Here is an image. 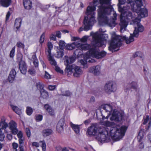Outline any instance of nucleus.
Returning <instances> with one entry per match:
<instances>
[{
  "label": "nucleus",
  "mask_w": 151,
  "mask_h": 151,
  "mask_svg": "<svg viewBox=\"0 0 151 151\" xmlns=\"http://www.w3.org/2000/svg\"><path fill=\"white\" fill-rule=\"evenodd\" d=\"M22 21V20L20 18L16 19L15 21L14 26L17 30H18L20 27Z\"/></svg>",
  "instance_id": "obj_26"
},
{
  "label": "nucleus",
  "mask_w": 151,
  "mask_h": 151,
  "mask_svg": "<svg viewBox=\"0 0 151 151\" xmlns=\"http://www.w3.org/2000/svg\"><path fill=\"white\" fill-rule=\"evenodd\" d=\"M98 125L95 124H92L88 128L87 132L90 136H94L96 133L97 131L99 129Z\"/></svg>",
  "instance_id": "obj_9"
},
{
  "label": "nucleus",
  "mask_w": 151,
  "mask_h": 151,
  "mask_svg": "<svg viewBox=\"0 0 151 151\" xmlns=\"http://www.w3.org/2000/svg\"><path fill=\"white\" fill-rule=\"evenodd\" d=\"M65 43L63 40H60L59 42V45L60 50H63L65 45Z\"/></svg>",
  "instance_id": "obj_34"
},
{
  "label": "nucleus",
  "mask_w": 151,
  "mask_h": 151,
  "mask_svg": "<svg viewBox=\"0 0 151 151\" xmlns=\"http://www.w3.org/2000/svg\"><path fill=\"white\" fill-rule=\"evenodd\" d=\"M71 94V93L69 91H66L63 93L62 95L65 96H69Z\"/></svg>",
  "instance_id": "obj_49"
},
{
  "label": "nucleus",
  "mask_w": 151,
  "mask_h": 151,
  "mask_svg": "<svg viewBox=\"0 0 151 151\" xmlns=\"http://www.w3.org/2000/svg\"><path fill=\"white\" fill-rule=\"evenodd\" d=\"M79 63L81 65L83 66V68H87V61L85 59H81L79 61Z\"/></svg>",
  "instance_id": "obj_33"
},
{
  "label": "nucleus",
  "mask_w": 151,
  "mask_h": 151,
  "mask_svg": "<svg viewBox=\"0 0 151 151\" xmlns=\"http://www.w3.org/2000/svg\"><path fill=\"white\" fill-rule=\"evenodd\" d=\"M52 132V130L51 129H44L42 132V134L44 137H46L50 135Z\"/></svg>",
  "instance_id": "obj_24"
},
{
  "label": "nucleus",
  "mask_w": 151,
  "mask_h": 151,
  "mask_svg": "<svg viewBox=\"0 0 151 151\" xmlns=\"http://www.w3.org/2000/svg\"><path fill=\"white\" fill-rule=\"evenodd\" d=\"M104 89L106 93L109 94L110 93L116 90V85L113 81L108 82L106 84Z\"/></svg>",
  "instance_id": "obj_8"
},
{
  "label": "nucleus",
  "mask_w": 151,
  "mask_h": 151,
  "mask_svg": "<svg viewBox=\"0 0 151 151\" xmlns=\"http://www.w3.org/2000/svg\"><path fill=\"white\" fill-rule=\"evenodd\" d=\"M119 3L117 5L118 7V10H119V7H121V8H123L121 6L122 5H123L125 4L126 1V0H118Z\"/></svg>",
  "instance_id": "obj_41"
},
{
  "label": "nucleus",
  "mask_w": 151,
  "mask_h": 151,
  "mask_svg": "<svg viewBox=\"0 0 151 151\" xmlns=\"http://www.w3.org/2000/svg\"><path fill=\"white\" fill-rule=\"evenodd\" d=\"M66 60L64 62V64L66 66L65 69L66 72H73L74 76L76 77H78L81 74L82 71L80 68L78 66H75L74 64L70 65V64L73 63L75 60V58L74 57H65Z\"/></svg>",
  "instance_id": "obj_5"
},
{
  "label": "nucleus",
  "mask_w": 151,
  "mask_h": 151,
  "mask_svg": "<svg viewBox=\"0 0 151 151\" xmlns=\"http://www.w3.org/2000/svg\"><path fill=\"white\" fill-rule=\"evenodd\" d=\"M88 37L86 36H84L81 39H79L78 37H73L72 38L71 40L73 41H76L78 40V42H86L87 40Z\"/></svg>",
  "instance_id": "obj_19"
},
{
  "label": "nucleus",
  "mask_w": 151,
  "mask_h": 151,
  "mask_svg": "<svg viewBox=\"0 0 151 151\" xmlns=\"http://www.w3.org/2000/svg\"><path fill=\"white\" fill-rule=\"evenodd\" d=\"M149 121V116L147 115L146 117L144 118L143 119V124H145L148 121Z\"/></svg>",
  "instance_id": "obj_48"
},
{
  "label": "nucleus",
  "mask_w": 151,
  "mask_h": 151,
  "mask_svg": "<svg viewBox=\"0 0 151 151\" xmlns=\"http://www.w3.org/2000/svg\"><path fill=\"white\" fill-rule=\"evenodd\" d=\"M19 146L22 147L24 145V138H22L19 139Z\"/></svg>",
  "instance_id": "obj_54"
},
{
  "label": "nucleus",
  "mask_w": 151,
  "mask_h": 151,
  "mask_svg": "<svg viewBox=\"0 0 151 151\" xmlns=\"http://www.w3.org/2000/svg\"><path fill=\"white\" fill-rule=\"evenodd\" d=\"M11 3V0H1L0 3L1 6L4 7L9 6Z\"/></svg>",
  "instance_id": "obj_25"
},
{
  "label": "nucleus",
  "mask_w": 151,
  "mask_h": 151,
  "mask_svg": "<svg viewBox=\"0 0 151 151\" xmlns=\"http://www.w3.org/2000/svg\"><path fill=\"white\" fill-rule=\"evenodd\" d=\"M40 142L42 143V147L43 150L44 151V150H45L46 146L45 142L44 141H40Z\"/></svg>",
  "instance_id": "obj_55"
},
{
  "label": "nucleus",
  "mask_w": 151,
  "mask_h": 151,
  "mask_svg": "<svg viewBox=\"0 0 151 151\" xmlns=\"http://www.w3.org/2000/svg\"><path fill=\"white\" fill-rule=\"evenodd\" d=\"M80 43H77L75 42H73L72 44H68L65 47L68 50H72L74 49L76 46L77 45L79 44Z\"/></svg>",
  "instance_id": "obj_27"
},
{
  "label": "nucleus",
  "mask_w": 151,
  "mask_h": 151,
  "mask_svg": "<svg viewBox=\"0 0 151 151\" xmlns=\"http://www.w3.org/2000/svg\"><path fill=\"white\" fill-rule=\"evenodd\" d=\"M100 66L99 65H96V66H93L89 68V71L90 73H92L95 75H98L100 73Z\"/></svg>",
  "instance_id": "obj_15"
},
{
  "label": "nucleus",
  "mask_w": 151,
  "mask_h": 151,
  "mask_svg": "<svg viewBox=\"0 0 151 151\" xmlns=\"http://www.w3.org/2000/svg\"><path fill=\"white\" fill-rule=\"evenodd\" d=\"M99 131V134L96 138L99 142L103 143L108 142L110 141V135L109 134L108 128L100 127Z\"/></svg>",
  "instance_id": "obj_7"
},
{
  "label": "nucleus",
  "mask_w": 151,
  "mask_h": 151,
  "mask_svg": "<svg viewBox=\"0 0 151 151\" xmlns=\"http://www.w3.org/2000/svg\"><path fill=\"white\" fill-rule=\"evenodd\" d=\"M45 109L48 111L49 114L51 115H53L55 114L54 111L52 110L48 104H46L44 106Z\"/></svg>",
  "instance_id": "obj_22"
},
{
  "label": "nucleus",
  "mask_w": 151,
  "mask_h": 151,
  "mask_svg": "<svg viewBox=\"0 0 151 151\" xmlns=\"http://www.w3.org/2000/svg\"><path fill=\"white\" fill-rule=\"evenodd\" d=\"M32 146H35L36 147H39V144L38 142H34L32 143Z\"/></svg>",
  "instance_id": "obj_59"
},
{
  "label": "nucleus",
  "mask_w": 151,
  "mask_h": 151,
  "mask_svg": "<svg viewBox=\"0 0 151 151\" xmlns=\"http://www.w3.org/2000/svg\"><path fill=\"white\" fill-rule=\"evenodd\" d=\"M41 96L43 98L46 99L48 97V93L45 90L42 89L40 91Z\"/></svg>",
  "instance_id": "obj_30"
},
{
  "label": "nucleus",
  "mask_w": 151,
  "mask_h": 151,
  "mask_svg": "<svg viewBox=\"0 0 151 151\" xmlns=\"http://www.w3.org/2000/svg\"><path fill=\"white\" fill-rule=\"evenodd\" d=\"M36 86L37 88H39L40 89V91L41 90L44 89V85L40 83V82L37 83H36Z\"/></svg>",
  "instance_id": "obj_42"
},
{
  "label": "nucleus",
  "mask_w": 151,
  "mask_h": 151,
  "mask_svg": "<svg viewBox=\"0 0 151 151\" xmlns=\"http://www.w3.org/2000/svg\"><path fill=\"white\" fill-rule=\"evenodd\" d=\"M103 124L107 127H109L111 125V122L108 121H106L104 122Z\"/></svg>",
  "instance_id": "obj_52"
},
{
  "label": "nucleus",
  "mask_w": 151,
  "mask_h": 151,
  "mask_svg": "<svg viewBox=\"0 0 151 151\" xmlns=\"http://www.w3.org/2000/svg\"><path fill=\"white\" fill-rule=\"evenodd\" d=\"M32 58L34 60L33 63L35 67H37L38 66V61L36 56L34 55L32 56Z\"/></svg>",
  "instance_id": "obj_32"
},
{
  "label": "nucleus",
  "mask_w": 151,
  "mask_h": 151,
  "mask_svg": "<svg viewBox=\"0 0 151 151\" xmlns=\"http://www.w3.org/2000/svg\"><path fill=\"white\" fill-rule=\"evenodd\" d=\"M143 6L142 3L141 1H137L136 2V4L132 5V9L134 12H135L138 15L132 20L133 24L137 25V27H135V29L133 34H131L130 36L128 38L126 36L122 37L116 35L114 33L111 36L112 39L109 47V50L113 52L118 51L119 49L116 50L121 45V42L125 40L127 44L130 43L134 40L133 37H137L139 36V33L142 32L144 30V27L140 23L142 18L148 16V11L145 8H142Z\"/></svg>",
  "instance_id": "obj_1"
},
{
  "label": "nucleus",
  "mask_w": 151,
  "mask_h": 151,
  "mask_svg": "<svg viewBox=\"0 0 151 151\" xmlns=\"http://www.w3.org/2000/svg\"><path fill=\"white\" fill-rule=\"evenodd\" d=\"M143 132H139V133L138 136V138L139 139V142H140L141 140V139L143 138Z\"/></svg>",
  "instance_id": "obj_46"
},
{
  "label": "nucleus",
  "mask_w": 151,
  "mask_h": 151,
  "mask_svg": "<svg viewBox=\"0 0 151 151\" xmlns=\"http://www.w3.org/2000/svg\"><path fill=\"white\" fill-rule=\"evenodd\" d=\"M10 105L13 111L16 114L19 115H20L22 114V112L21 110L17 106H14L13 105Z\"/></svg>",
  "instance_id": "obj_23"
},
{
  "label": "nucleus",
  "mask_w": 151,
  "mask_h": 151,
  "mask_svg": "<svg viewBox=\"0 0 151 151\" xmlns=\"http://www.w3.org/2000/svg\"><path fill=\"white\" fill-rule=\"evenodd\" d=\"M56 88V86L55 85H49L48 86V88L50 90L52 91L54 90Z\"/></svg>",
  "instance_id": "obj_58"
},
{
  "label": "nucleus",
  "mask_w": 151,
  "mask_h": 151,
  "mask_svg": "<svg viewBox=\"0 0 151 151\" xmlns=\"http://www.w3.org/2000/svg\"><path fill=\"white\" fill-rule=\"evenodd\" d=\"M127 6H124L123 8H121V7H119V11L121 13L120 21L121 22L119 24L120 26V31L121 32L123 29L125 30L126 27L127 26L128 23V20H130L132 19L133 17H134L135 16L133 15V14L130 12L128 11V10L130 8V6L131 7V9L133 11V12L134 13L135 12L136 14L138 16L135 12H134L130 4H128Z\"/></svg>",
  "instance_id": "obj_4"
},
{
  "label": "nucleus",
  "mask_w": 151,
  "mask_h": 151,
  "mask_svg": "<svg viewBox=\"0 0 151 151\" xmlns=\"http://www.w3.org/2000/svg\"><path fill=\"white\" fill-rule=\"evenodd\" d=\"M82 50H81L80 48L76 49L74 52V54L75 55V57L71 56V57H74L75 58V60L76 58H78L79 57L83 54Z\"/></svg>",
  "instance_id": "obj_20"
},
{
  "label": "nucleus",
  "mask_w": 151,
  "mask_h": 151,
  "mask_svg": "<svg viewBox=\"0 0 151 151\" xmlns=\"http://www.w3.org/2000/svg\"><path fill=\"white\" fill-rule=\"evenodd\" d=\"M26 134L28 137H29L31 135L30 130L28 128H26L25 129Z\"/></svg>",
  "instance_id": "obj_50"
},
{
  "label": "nucleus",
  "mask_w": 151,
  "mask_h": 151,
  "mask_svg": "<svg viewBox=\"0 0 151 151\" xmlns=\"http://www.w3.org/2000/svg\"><path fill=\"white\" fill-rule=\"evenodd\" d=\"M64 55L63 50H58L55 54V56L58 58H62Z\"/></svg>",
  "instance_id": "obj_31"
},
{
  "label": "nucleus",
  "mask_w": 151,
  "mask_h": 151,
  "mask_svg": "<svg viewBox=\"0 0 151 151\" xmlns=\"http://www.w3.org/2000/svg\"><path fill=\"white\" fill-rule=\"evenodd\" d=\"M95 101V98L94 97L92 96L91 97L90 100L89 101L90 103H93Z\"/></svg>",
  "instance_id": "obj_63"
},
{
  "label": "nucleus",
  "mask_w": 151,
  "mask_h": 151,
  "mask_svg": "<svg viewBox=\"0 0 151 151\" xmlns=\"http://www.w3.org/2000/svg\"><path fill=\"white\" fill-rule=\"evenodd\" d=\"M47 47L48 50L46 51V53L47 55H51V50L52 49L53 46L52 44L50 42H48L47 43Z\"/></svg>",
  "instance_id": "obj_29"
},
{
  "label": "nucleus",
  "mask_w": 151,
  "mask_h": 151,
  "mask_svg": "<svg viewBox=\"0 0 151 151\" xmlns=\"http://www.w3.org/2000/svg\"><path fill=\"white\" fill-rule=\"evenodd\" d=\"M12 146L14 149L15 150V151H17V150H16V149L18 147V144L15 142H14L12 143Z\"/></svg>",
  "instance_id": "obj_57"
},
{
  "label": "nucleus",
  "mask_w": 151,
  "mask_h": 151,
  "mask_svg": "<svg viewBox=\"0 0 151 151\" xmlns=\"http://www.w3.org/2000/svg\"><path fill=\"white\" fill-rule=\"evenodd\" d=\"M17 136L19 139L22 138V134L21 132H19V133L17 134Z\"/></svg>",
  "instance_id": "obj_60"
},
{
  "label": "nucleus",
  "mask_w": 151,
  "mask_h": 151,
  "mask_svg": "<svg viewBox=\"0 0 151 151\" xmlns=\"http://www.w3.org/2000/svg\"><path fill=\"white\" fill-rule=\"evenodd\" d=\"M115 107V106H114ZM101 109H103L106 112H109V114H110L111 113L112 111V110H114L115 109V107H114L112 105V104L111 105L109 104H104L101 105Z\"/></svg>",
  "instance_id": "obj_13"
},
{
  "label": "nucleus",
  "mask_w": 151,
  "mask_h": 151,
  "mask_svg": "<svg viewBox=\"0 0 151 151\" xmlns=\"http://www.w3.org/2000/svg\"><path fill=\"white\" fill-rule=\"evenodd\" d=\"M65 124L64 118L61 119L58 122L56 126V130L59 133H61L63 130V127Z\"/></svg>",
  "instance_id": "obj_12"
},
{
  "label": "nucleus",
  "mask_w": 151,
  "mask_h": 151,
  "mask_svg": "<svg viewBox=\"0 0 151 151\" xmlns=\"http://www.w3.org/2000/svg\"><path fill=\"white\" fill-rule=\"evenodd\" d=\"M10 15V13L9 12H8L7 14L6 15V21H7L9 19V17Z\"/></svg>",
  "instance_id": "obj_64"
},
{
  "label": "nucleus",
  "mask_w": 151,
  "mask_h": 151,
  "mask_svg": "<svg viewBox=\"0 0 151 151\" xmlns=\"http://www.w3.org/2000/svg\"><path fill=\"white\" fill-rule=\"evenodd\" d=\"M137 1H141L143 3L142 1V0H127V3L128 4H130L132 6V5L133 6L134 4H136V2Z\"/></svg>",
  "instance_id": "obj_35"
},
{
  "label": "nucleus",
  "mask_w": 151,
  "mask_h": 151,
  "mask_svg": "<svg viewBox=\"0 0 151 151\" xmlns=\"http://www.w3.org/2000/svg\"><path fill=\"white\" fill-rule=\"evenodd\" d=\"M47 55L48 58L50 62V63L51 65H54L55 67L57 65V62L51 56V55Z\"/></svg>",
  "instance_id": "obj_28"
},
{
  "label": "nucleus",
  "mask_w": 151,
  "mask_h": 151,
  "mask_svg": "<svg viewBox=\"0 0 151 151\" xmlns=\"http://www.w3.org/2000/svg\"><path fill=\"white\" fill-rule=\"evenodd\" d=\"M29 73L31 75H35L36 73L34 67L30 68L28 71Z\"/></svg>",
  "instance_id": "obj_39"
},
{
  "label": "nucleus",
  "mask_w": 151,
  "mask_h": 151,
  "mask_svg": "<svg viewBox=\"0 0 151 151\" xmlns=\"http://www.w3.org/2000/svg\"><path fill=\"white\" fill-rule=\"evenodd\" d=\"M15 47L14 46L10 52L9 56L11 58H13L14 55V53L15 51Z\"/></svg>",
  "instance_id": "obj_40"
},
{
  "label": "nucleus",
  "mask_w": 151,
  "mask_h": 151,
  "mask_svg": "<svg viewBox=\"0 0 151 151\" xmlns=\"http://www.w3.org/2000/svg\"><path fill=\"white\" fill-rule=\"evenodd\" d=\"M138 57L140 58H142L143 56V55L142 53L140 52H137Z\"/></svg>",
  "instance_id": "obj_62"
},
{
  "label": "nucleus",
  "mask_w": 151,
  "mask_h": 151,
  "mask_svg": "<svg viewBox=\"0 0 151 151\" xmlns=\"http://www.w3.org/2000/svg\"><path fill=\"white\" fill-rule=\"evenodd\" d=\"M70 127L76 133H78L79 132V126L78 125L73 124L72 122L70 123Z\"/></svg>",
  "instance_id": "obj_21"
},
{
  "label": "nucleus",
  "mask_w": 151,
  "mask_h": 151,
  "mask_svg": "<svg viewBox=\"0 0 151 151\" xmlns=\"http://www.w3.org/2000/svg\"><path fill=\"white\" fill-rule=\"evenodd\" d=\"M56 37H58V38H60L61 37V33L59 31H57L54 32Z\"/></svg>",
  "instance_id": "obj_53"
},
{
  "label": "nucleus",
  "mask_w": 151,
  "mask_h": 151,
  "mask_svg": "<svg viewBox=\"0 0 151 151\" xmlns=\"http://www.w3.org/2000/svg\"><path fill=\"white\" fill-rule=\"evenodd\" d=\"M19 69L21 73L24 74L26 73L27 71V66L24 61H21L19 63Z\"/></svg>",
  "instance_id": "obj_16"
},
{
  "label": "nucleus",
  "mask_w": 151,
  "mask_h": 151,
  "mask_svg": "<svg viewBox=\"0 0 151 151\" xmlns=\"http://www.w3.org/2000/svg\"><path fill=\"white\" fill-rule=\"evenodd\" d=\"M9 129L12 133L14 134H17L18 131L17 128V124L15 122L12 121L9 123Z\"/></svg>",
  "instance_id": "obj_14"
},
{
  "label": "nucleus",
  "mask_w": 151,
  "mask_h": 151,
  "mask_svg": "<svg viewBox=\"0 0 151 151\" xmlns=\"http://www.w3.org/2000/svg\"><path fill=\"white\" fill-rule=\"evenodd\" d=\"M16 46L22 49H24V44L20 42H18L16 44Z\"/></svg>",
  "instance_id": "obj_43"
},
{
  "label": "nucleus",
  "mask_w": 151,
  "mask_h": 151,
  "mask_svg": "<svg viewBox=\"0 0 151 151\" xmlns=\"http://www.w3.org/2000/svg\"><path fill=\"white\" fill-rule=\"evenodd\" d=\"M16 72L14 69H12L10 72L8 80L9 82L11 83L13 82L15 79Z\"/></svg>",
  "instance_id": "obj_17"
},
{
  "label": "nucleus",
  "mask_w": 151,
  "mask_h": 151,
  "mask_svg": "<svg viewBox=\"0 0 151 151\" xmlns=\"http://www.w3.org/2000/svg\"><path fill=\"white\" fill-rule=\"evenodd\" d=\"M129 85L131 86V88L136 89L137 87V85L136 82L133 81Z\"/></svg>",
  "instance_id": "obj_36"
},
{
  "label": "nucleus",
  "mask_w": 151,
  "mask_h": 151,
  "mask_svg": "<svg viewBox=\"0 0 151 151\" xmlns=\"http://www.w3.org/2000/svg\"><path fill=\"white\" fill-rule=\"evenodd\" d=\"M23 4L25 9L29 10L31 9L32 6V2L29 0H23Z\"/></svg>",
  "instance_id": "obj_18"
},
{
  "label": "nucleus",
  "mask_w": 151,
  "mask_h": 151,
  "mask_svg": "<svg viewBox=\"0 0 151 151\" xmlns=\"http://www.w3.org/2000/svg\"><path fill=\"white\" fill-rule=\"evenodd\" d=\"M45 37V33H43L41 36L40 39V42L41 44L43 43L44 41Z\"/></svg>",
  "instance_id": "obj_45"
},
{
  "label": "nucleus",
  "mask_w": 151,
  "mask_h": 151,
  "mask_svg": "<svg viewBox=\"0 0 151 151\" xmlns=\"http://www.w3.org/2000/svg\"><path fill=\"white\" fill-rule=\"evenodd\" d=\"M93 40L91 42V46L88 44L82 45L80 43L77 42V44L80 43L77 45L76 46H78L79 45L81 46L80 48L82 50H89L90 53L93 57H95L99 59L104 57L106 54V52L102 51L99 52V47H104L105 46L104 44L105 41L103 40L99 36L97 35L96 34H94L93 36Z\"/></svg>",
  "instance_id": "obj_2"
},
{
  "label": "nucleus",
  "mask_w": 151,
  "mask_h": 151,
  "mask_svg": "<svg viewBox=\"0 0 151 151\" xmlns=\"http://www.w3.org/2000/svg\"><path fill=\"white\" fill-rule=\"evenodd\" d=\"M55 69L56 71L59 72L61 73H63V71L62 70H61L60 68L58 67L57 65L55 66Z\"/></svg>",
  "instance_id": "obj_51"
},
{
  "label": "nucleus",
  "mask_w": 151,
  "mask_h": 151,
  "mask_svg": "<svg viewBox=\"0 0 151 151\" xmlns=\"http://www.w3.org/2000/svg\"><path fill=\"white\" fill-rule=\"evenodd\" d=\"M96 9L95 6H88L86 12V16H85L83 21L84 27H81L79 29L80 32L83 29L87 31L91 29L92 26L96 22L95 17V13L94 12Z\"/></svg>",
  "instance_id": "obj_3"
},
{
  "label": "nucleus",
  "mask_w": 151,
  "mask_h": 151,
  "mask_svg": "<svg viewBox=\"0 0 151 151\" xmlns=\"http://www.w3.org/2000/svg\"><path fill=\"white\" fill-rule=\"evenodd\" d=\"M26 112L28 115H31L32 114L33 111L31 107L28 106L27 107Z\"/></svg>",
  "instance_id": "obj_37"
},
{
  "label": "nucleus",
  "mask_w": 151,
  "mask_h": 151,
  "mask_svg": "<svg viewBox=\"0 0 151 151\" xmlns=\"http://www.w3.org/2000/svg\"><path fill=\"white\" fill-rule=\"evenodd\" d=\"M4 120L0 121V141H3L4 138L5 136L3 133L2 132V130L5 129L8 127V125L7 123L4 122Z\"/></svg>",
  "instance_id": "obj_11"
},
{
  "label": "nucleus",
  "mask_w": 151,
  "mask_h": 151,
  "mask_svg": "<svg viewBox=\"0 0 151 151\" xmlns=\"http://www.w3.org/2000/svg\"><path fill=\"white\" fill-rule=\"evenodd\" d=\"M122 118V114L116 109H114L112 113L111 117L110 118L111 121H119L121 120Z\"/></svg>",
  "instance_id": "obj_10"
},
{
  "label": "nucleus",
  "mask_w": 151,
  "mask_h": 151,
  "mask_svg": "<svg viewBox=\"0 0 151 151\" xmlns=\"http://www.w3.org/2000/svg\"><path fill=\"white\" fill-rule=\"evenodd\" d=\"M127 129V127L125 126H122L119 129L116 127H112L109 131L110 135L114 140L119 141L124 136Z\"/></svg>",
  "instance_id": "obj_6"
},
{
  "label": "nucleus",
  "mask_w": 151,
  "mask_h": 151,
  "mask_svg": "<svg viewBox=\"0 0 151 151\" xmlns=\"http://www.w3.org/2000/svg\"><path fill=\"white\" fill-rule=\"evenodd\" d=\"M45 77L47 79H50L51 78L50 75L46 71H45Z\"/></svg>",
  "instance_id": "obj_56"
},
{
  "label": "nucleus",
  "mask_w": 151,
  "mask_h": 151,
  "mask_svg": "<svg viewBox=\"0 0 151 151\" xmlns=\"http://www.w3.org/2000/svg\"><path fill=\"white\" fill-rule=\"evenodd\" d=\"M36 120L38 122L41 121L42 120V116L41 115H37L35 116Z\"/></svg>",
  "instance_id": "obj_44"
},
{
  "label": "nucleus",
  "mask_w": 151,
  "mask_h": 151,
  "mask_svg": "<svg viewBox=\"0 0 151 151\" xmlns=\"http://www.w3.org/2000/svg\"><path fill=\"white\" fill-rule=\"evenodd\" d=\"M50 37L52 40L55 41L56 40V36L54 32L50 35Z\"/></svg>",
  "instance_id": "obj_47"
},
{
  "label": "nucleus",
  "mask_w": 151,
  "mask_h": 151,
  "mask_svg": "<svg viewBox=\"0 0 151 151\" xmlns=\"http://www.w3.org/2000/svg\"><path fill=\"white\" fill-rule=\"evenodd\" d=\"M17 59L18 61L19 62V63H20V62L21 61H24L22 60L23 55L21 53H17Z\"/></svg>",
  "instance_id": "obj_38"
},
{
  "label": "nucleus",
  "mask_w": 151,
  "mask_h": 151,
  "mask_svg": "<svg viewBox=\"0 0 151 151\" xmlns=\"http://www.w3.org/2000/svg\"><path fill=\"white\" fill-rule=\"evenodd\" d=\"M7 138L9 140H11L12 138V136L11 134H8L6 136Z\"/></svg>",
  "instance_id": "obj_61"
}]
</instances>
